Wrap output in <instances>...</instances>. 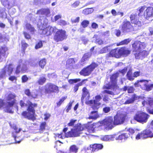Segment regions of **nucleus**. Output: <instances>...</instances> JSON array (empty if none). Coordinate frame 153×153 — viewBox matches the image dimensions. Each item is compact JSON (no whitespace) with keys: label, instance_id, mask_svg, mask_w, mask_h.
Returning <instances> with one entry per match:
<instances>
[{"label":"nucleus","instance_id":"1","mask_svg":"<svg viewBox=\"0 0 153 153\" xmlns=\"http://www.w3.org/2000/svg\"><path fill=\"white\" fill-rule=\"evenodd\" d=\"M127 67H125L121 70H119L118 71L112 74L110 77V82L104 85L102 89H105L102 92V94H107L111 95L114 94V92L108 90H116L119 88V86L117 84V78L119 75V73L122 74L123 76H124L127 71Z\"/></svg>","mask_w":153,"mask_h":153},{"label":"nucleus","instance_id":"2","mask_svg":"<svg viewBox=\"0 0 153 153\" xmlns=\"http://www.w3.org/2000/svg\"><path fill=\"white\" fill-rule=\"evenodd\" d=\"M25 104L22 100L20 101V105L21 107L25 106H27V111H25L22 113L21 115L24 118L28 120L34 121L36 119L35 109L38 107V104L36 103H33L28 100Z\"/></svg>","mask_w":153,"mask_h":153},{"label":"nucleus","instance_id":"3","mask_svg":"<svg viewBox=\"0 0 153 153\" xmlns=\"http://www.w3.org/2000/svg\"><path fill=\"white\" fill-rule=\"evenodd\" d=\"M131 50L126 47H117L111 50L107 54V57L120 58L122 57H127L131 53Z\"/></svg>","mask_w":153,"mask_h":153},{"label":"nucleus","instance_id":"4","mask_svg":"<svg viewBox=\"0 0 153 153\" xmlns=\"http://www.w3.org/2000/svg\"><path fill=\"white\" fill-rule=\"evenodd\" d=\"M86 128L85 125L78 123L74 126L73 128L71 129L70 131L66 133L68 130V128L66 127L63 129V131L65 133V135L66 137H75L79 136L82 133L81 131Z\"/></svg>","mask_w":153,"mask_h":153},{"label":"nucleus","instance_id":"5","mask_svg":"<svg viewBox=\"0 0 153 153\" xmlns=\"http://www.w3.org/2000/svg\"><path fill=\"white\" fill-rule=\"evenodd\" d=\"M145 9L144 6L141 7L139 9L138 15L141 16V13L143 12V16L145 20L149 21L152 20V18L153 17V7L149 6L147 7L145 10Z\"/></svg>","mask_w":153,"mask_h":153},{"label":"nucleus","instance_id":"6","mask_svg":"<svg viewBox=\"0 0 153 153\" xmlns=\"http://www.w3.org/2000/svg\"><path fill=\"white\" fill-rule=\"evenodd\" d=\"M56 30L53 36V39L55 42H61L67 39L68 35L65 30L57 29Z\"/></svg>","mask_w":153,"mask_h":153},{"label":"nucleus","instance_id":"7","mask_svg":"<svg viewBox=\"0 0 153 153\" xmlns=\"http://www.w3.org/2000/svg\"><path fill=\"white\" fill-rule=\"evenodd\" d=\"M16 97V96L15 94L10 93L8 95L6 99L8 102H7V105L6 106L7 112L10 113H13V111L10 109L9 108L12 107L16 104V100L15 99Z\"/></svg>","mask_w":153,"mask_h":153},{"label":"nucleus","instance_id":"8","mask_svg":"<svg viewBox=\"0 0 153 153\" xmlns=\"http://www.w3.org/2000/svg\"><path fill=\"white\" fill-rule=\"evenodd\" d=\"M98 66V65L97 63L92 62L90 65L83 68L79 72V73L80 75L84 76H89L95 68Z\"/></svg>","mask_w":153,"mask_h":153},{"label":"nucleus","instance_id":"9","mask_svg":"<svg viewBox=\"0 0 153 153\" xmlns=\"http://www.w3.org/2000/svg\"><path fill=\"white\" fill-rule=\"evenodd\" d=\"M153 137V132L150 128H146L140 133H139L136 136L135 138L138 140L148 138H152Z\"/></svg>","mask_w":153,"mask_h":153},{"label":"nucleus","instance_id":"10","mask_svg":"<svg viewBox=\"0 0 153 153\" xmlns=\"http://www.w3.org/2000/svg\"><path fill=\"white\" fill-rule=\"evenodd\" d=\"M45 93L46 94L53 93H58L59 92V87L51 83H48L45 85Z\"/></svg>","mask_w":153,"mask_h":153},{"label":"nucleus","instance_id":"11","mask_svg":"<svg viewBox=\"0 0 153 153\" xmlns=\"http://www.w3.org/2000/svg\"><path fill=\"white\" fill-rule=\"evenodd\" d=\"M102 123V124L105 126V128L108 130H111L116 126L114 123V120L111 116L105 118Z\"/></svg>","mask_w":153,"mask_h":153},{"label":"nucleus","instance_id":"12","mask_svg":"<svg viewBox=\"0 0 153 153\" xmlns=\"http://www.w3.org/2000/svg\"><path fill=\"white\" fill-rule=\"evenodd\" d=\"M13 70V68L12 64H10L8 65L5 66L0 72V79L3 78L6 76L7 72L8 75L10 76Z\"/></svg>","mask_w":153,"mask_h":153},{"label":"nucleus","instance_id":"13","mask_svg":"<svg viewBox=\"0 0 153 153\" xmlns=\"http://www.w3.org/2000/svg\"><path fill=\"white\" fill-rule=\"evenodd\" d=\"M132 47L133 49V52H137L139 51H141L146 47L145 43L142 42L138 40L135 41L132 45Z\"/></svg>","mask_w":153,"mask_h":153},{"label":"nucleus","instance_id":"14","mask_svg":"<svg viewBox=\"0 0 153 153\" xmlns=\"http://www.w3.org/2000/svg\"><path fill=\"white\" fill-rule=\"evenodd\" d=\"M149 117V115L143 112L138 113L135 114L134 119L140 123H146Z\"/></svg>","mask_w":153,"mask_h":153},{"label":"nucleus","instance_id":"15","mask_svg":"<svg viewBox=\"0 0 153 153\" xmlns=\"http://www.w3.org/2000/svg\"><path fill=\"white\" fill-rule=\"evenodd\" d=\"M57 28L55 26H48L40 29L41 31L40 34L44 36H48L51 35L53 33L55 32Z\"/></svg>","mask_w":153,"mask_h":153},{"label":"nucleus","instance_id":"16","mask_svg":"<svg viewBox=\"0 0 153 153\" xmlns=\"http://www.w3.org/2000/svg\"><path fill=\"white\" fill-rule=\"evenodd\" d=\"M134 28L131 22L127 20L124 21L121 25V30L123 33H128L133 30Z\"/></svg>","mask_w":153,"mask_h":153},{"label":"nucleus","instance_id":"17","mask_svg":"<svg viewBox=\"0 0 153 153\" xmlns=\"http://www.w3.org/2000/svg\"><path fill=\"white\" fill-rule=\"evenodd\" d=\"M126 117V115L121 114H117L114 117V121L115 126L123 124Z\"/></svg>","mask_w":153,"mask_h":153},{"label":"nucleus","instance_id":"18","mask_svg":"<svg viewBox=\"0 0 153 153\" xmlns=\"http://www.w3.org/2000/svg\"><path fill=\"white\" fill-rule=\"evenodd\" d=\"M8 48L6 45L0 47V62H2L7 57L8 54Z\"/></svg>","mask_w":153,"mask_h":153},{"label":"nucleus","instance_id":"19","mask_svg":"<svg viewBox=\"0 0 153 153\" xmlns=\"http://www.w3.org/2000/svg\"><path fill=\"white\" fill-rule=\"evenodd\" d=\"M90 98V94L86 87H84L82 89V94L81 97V101L82 103L84 100H89Z\"/></svg>","mask_w":153,"mask_h":153},{"label":"nucleus","instance_id":"20","mask_svg":"<svg viewBox=\"0 0 153 153\" xmlns=\"http://www.w3.org/2000/svg\"><path fill=\"white\" fill-rule=\"evenodd\" d=\"M76 60L74 58H70L67 59L66 62L65 67L67 69H71L74 68V65Z\"/></svg>","mask_w":153,"mask_h":153},{"label":"nucleus","instance_id":"21","mask_svg":"<svg viewBox=\"0 0 153 153\" xmlns=\"http://www.w3.org/2000/svg\"><path fill=\"white\" fill-rule=\"evenodd\" d=\"M130 21L131 24L139 25L141 24V22L139 21V17L136 14H132L130 16Z\"/></svg>","mask_w":153,"mask_h":153},{"label":"nucleus","instance_id":"22","mask_svg":"<svg viewBox=\"0 0 153 153\" xmlns=\"http://www.w3.org/2000/svg\"><path fill=\"white\" fill-rule=\"evenodd\" d=\"M50 13V10L49 8H42L37 11L36 14L45 15L46 16H48Z\"/></svg>","mask_w":153,"mask_h":153},{"label":"nucleus","instance_id":"23","mask_svg":"<svg viewBox=\"0 0 153 153\" xmlns=\"http://www.w3.org/2000/svg\"><path fill=\"white\" fill-rule=\"evenodd\" d=\"M91 54L89 52L85 53L83 55L79 61L80 63L82 65L85 64V62L88 61L91 57Z\"/></svg>","mask_w":153,"mask_h":153},{"label":"nucleus","instance_id":"24","mask_svg":"<svg viewBox=\"0 0 153 153\" xmlns=\"http://www.w3.org/2000/svg\"><path fill=\"white\" fill-rule=\"evenodd\" d=\"M90 147L92 151L94 152L102 149L103 147V146L101 144H94L90 145Z\"/></svg>","mask_w":153,"mask_h":153},{"label":"nucleus","instance_id":"25","mask_svg":"<svg viewBox=\"0 0 153 153\" xmlns=\"http://www.w3.org/2000/svg\"><path fill=\"white\" fill-rule=\"evenodd\" d=\"M134 54L136 59H139L140 56L145 57L148 55L147 51L146 50H142Z\"/></svg>","mask_w":153,"mask_h":153},{"label":"nucleus","instance_id":"26","mask_svg":"<svg viewBox=\"0 0 153 153\" xmlns=\"http://www.w3.org/2000/svg\"><path fill=\"white\" fill-rule=\"evenodd\" d=\"M130 134L127 133H124L120 135L117 137L115 138V139L117 140H126L130 137Z\"/></svg>","mask_w":153,"mask_h":153},{"label":"nucleus","instance_id":"27","mask_svg":"<svg viewBox=\"0 0 153 153\" xmlns=\"http://www.w3.org/2000/svg\"><path fill=\"white\" fill-rule=\"evenodd\" d=\"M90 115L88 117L89 119L96 120L100 117L97 111H94L90 113Z\"/></svg>","mask_w":153,"mask_h":153},{"label":"nucleus","instance_id":"28","mask_svg":"<svg viewBox=\"0 0 153 153\" xmlns=\"http://www.w3.org/2000/svg\"><path fill=\"white\" fill-rule=\"evenodd\" d=\"M13 128L15 131L13 132H12V136L14 138V139L16 142L19 143L20 142V141H18L16 140V138L17 137H16V134L19 133L20 131H21V129L20 128L18 129V127L16 126H13Z\"/></svg>","mask_w":153,"mask_h":153},{"label":"nucleus","instance_id":"29","mask_svg":"<svg viewBox=\"0 0 153 153\" xmlns=\"http://www.w3.org/2000/svg\"><path fill=\"white\" fill-rule=\"evenodd\" d=\"M24 93L28 97H31L33 99L37 98L38 96V94L36 93H34L33 94H31L29 89H25L24 91Z\"/></svg>","mask_w":153,"mask_h":153},{"label":"nucleus","instance_id":"30","mask_svg":"<svg viewBox=\"0 0 153 153\" xmlns=\"http://www.w3.org/2000/svg\"><path fill=\"white\" fill-rule=\"evenodd\" d=\"M93 38H95V43L99 45H101L104 44V41L97 34L94 35Z\"/></svg>","mask_w":153,"mask_h":153},{"label":"nucleus","instance_id":"31","mask_svg":"<svg viewBox=\"0 0 153 153\" xmlns=\"http://www.w3.org/2000/svg\"><path fill=\"white\" fill-rule=\"evenodd\" d=\"M142 104L143 106L146 105H149L152 106L153 105V98H148L147 100H144L142 102Z\"/></svg>","mask_w":153,"mask_h":153},{"label":"nucleus","instance_id":"32","mask_svg":"<svg viewBox=\"0 0 153 153\" xmlns=\"http://www.w3.org/2000/svg\"><path fill=\"white\" fill-rule=\"evenodd\" d=\"M28 46V45L26 43L25 40L21 41V52L23 55L25 54V50Z\"/></svg>","mask_w":153,"mask_h":153},{"label":"nucleus","instance_id":"33","mask_svg":"<svg viewBox=\"0 0 153 153\" xmlns=\"http://www.w3.org/2000/svg\"><path fill=\"white\" fill-rule=\"evenodd\" d=\"M87 80L88 79H83L81 82L75 84L73 90L74 91L76 92L78 90L79 87L82 85L83 84H84L85 83H84V82L85 81H87Z\"/></svg>","mask_w":153,"mask_h":153},{"label":"nucleus","instance_id":"34","mask_svg":"<svg viewBox=\"0 0 153 153\" xmlns=\"http://www.w3.org/2000/svg\"><path fill=\"white\" fill-rule=\"evenodd\" d=\"M79 149L78 147L75 145L71 146L69 148V153H77Z\"/></svg>","mask_w":153,"mask_h":153},{"label":"nucleus","instance_id":"35","mask_svg":"<svg viewBox=\"0 0 153 153\" xmlns=\"http://www.w3.org/2000/svg\"><path fill=\"white\" fill-rule=\"evenodd\" d=\"M115 137L113 135H105L102 137V140L104 141L113 140Z\"/></svg>","mask_w":153,"mask_h":153},{"label":"nucleus","instance_id":"36","mask_svg":"<svg viewBox=\"0 0 153 153\" xmlns=\"http://www.w3.org/2000/svg\"><path fill=\"white\" fill-rule=\"evenodd\" d=\"M46 59L45 58L41 59L38 62L39 66L42 68L44 69L46 64Z\"/></svg>","mask_w":153,"mask_h":153},{"label":"nucleus","instance_id":"37","mask_svg":"<svg viewBox=\"0 0 153 153\" xmlns=\"http://www.w3.org/2000/svg\"><path fill=\"white\" fill-rule=\"evenodd\" d=\"M25 27L27 30H29L30 33H33L36 31L34 28L30 23H26L25 24Z\"/></svg>","mask_w":153,"mask_h":153},{"label":"nucleus","instance_id":"38","mask_svg":"<svg viewBox=\"0 0 153 153\" xmlns=\"http://www.w3.org/2000/svg\"><path fill=\"white\" fill-rule=\"evenodd\" d=\"M126 76L127 79L130 81H132L134 79L131 70H129L127 72Z\"/></svg>","mask_w":153,"mask_h":153},{"label":"nucleus","instance_id":"39","mask_svg":"<svg viewBox=\"0 0 153 153\" xmlns=\"http://www.w3.org/2000/svg\"><path fill=\"white\" fill-rule=\"evenodd\" d=\"M46 79L45 77H40L37 81V83L39 85H42L46 82Z\"/></svg>","mask_w":153,"mask_h":153},{"label":"nucleus","instance_id":"40","mask_svg":"<svg viewBox=\"0 0 153 153\" xmlns=\"http://www.w3.org/2000/svg\"><path fill=\"white\" fill-rule=\"evenodd\" d=\"M130 41V40L129 39H126L120 42L119 43L117 44V46H119L127 45Z\"/></svg>","mask_w":153,"mask_h":153},{"label":"nucleus","instance_id":"41","mask_svg":"<svg viewBox=\"0 0 153 153\" xmlns=\"http://www.w3.org/2000/svg\"><path fill=\"white\" fill-rule=\"evenodd\" d=\"M67 98V97L66 96L62 97L59 100V101L56 102L57 106V107H59Z\"/></svg>","mask_w":153,"mask_h":153},{"label":"nucleus","instance_id":"42","mask_svg":"<svg viewBox=\"0 0 153 153\" xmlns=\"http://www.w3.org/2000/svg\"><path fill=\"white\" fill-rule=\"evenodd\" d=\"M89 24V22L87 20H84L81 23L82 27L85 28L87 27Z\"/></svg>","mask_w":153,"mask_h":153},{"label":"nucleus","instance_id":"43","mask_svg":"<svg viewBox=\"0 0 153 153\" xmlns=\"http://www.w3.org/2000/svg\"><path fill=\"white\" fill-rule=\"evenodd\" d=\"M46 126L47 124L46 122H42L40 125L39 130L42 131L45 130Z\"/></svg>","mask_w":153,"mask_h":153},{"label":"nucleus","instance_id":"44","mask_svg":"<svg viewBox=\"0 0 153 153\" xmlns=\"http://www.w3.org/2000/svg\"><path fill=\"white\" fill-rule=\"evenodd\" d=\"M58 24L61 26H64L67 25V22L63 20H60L58 22Z\"/></svg>","mask_w":153,"mask_h":153},{"label":"nucleus","instance_id":"45","mask_svg":"<svg viewBox=\"0 0 153 153\" xmlns=\"http://www.w3.org/2000/svg\"><path fill=\"white\" fill-rule=\"evenodd\" d=\"M135 100V97H133L127 100L124 103L125 104H129L133 103Z\"/></svg>","mask_w":153,"mask_h":153},{"label":"nucleus","instance_id":"46","mask_svg":"<svg viewBox=\"0 0 153 153\" xmlns=\"http://www.w3.org/2000/svg\"><path fill=\"white\" fill-rule=\"evenodd\" d=\"M3 5L8 10H9L11 7L10 5L9 2L7 1H3Z\"/></svg>","mask_w":153,"mask_h":153},{"label":"nucleus","instance_id":"47","mask_svg":"<svg viewBox=\"0 0 153 153\" xmlns=\"http://www.w3.org/2000/svg\"><path fill=\"white\" fill-rule=\"evenodd\" d=\"M43 46V44L42 41L40 40L36 45L35 46V48L38 49L42 48Z\"/></svg>","mask_w":153,"mask_h":153},{"label":"nucleus","instance_id":"48","mask_svg":"<svg viewBox=\"0 0 153 153\" xmlns=\"http://www.w3.org/2000/svg\"><path fill=\"white\" fill-rule=\"evenodd\" d=\"M7 40H8V39L7 36L0 34V41L1 42H3Z\"/></svg>","mask_w":153,"mask_h":153},{"label":"nucleus","instance_id":"49","mask_svg":"<svg viewBox=\"0 0 153 153\" xmlns=\"http://www.w3.org/2000/svg\"><path fill=\"white\" fill-rule=\"evenodd\" d=\"M100 104L101 103L100 102L96 103V104H94L92 106L91 108L94 111H97L99 108L98 106L100 105Z\"/></svg>","mask_w":153,"mask_h":153},{"label":"nucleus","instance_id":"50","mask_svg":"<svg viewBox=\"0 0 153 153\" xmlns=\"http://www.w3.org/2000/svg\"><path fill=\"white\" fill-rule=\"evenodd\" d=\"M146 90L147 91H150L152 90V88H153V84H151L150 85H145Z\"/></svg>","mask_w":153,"mask_h":153},{"label":"nucleus","instance_id":"51","mask_svg":"<svg viewBox=\"0 0 153 153\" xmlns=\"http://www.w3.org/2000/svg\"><path fill=\"white\" fill-rule=\"evenodd\" d=\"M81 79H71L69 80V82L71 84L76 83L78 82H80Z\"/></svg>","mask_w":153,"mask_h":153},{"label":"nucleus","instance_id":"52","mask_svg":"<svg viewBox=\"0 0 153 153\" xmlns=\"http://www.w3.org/2000/svg\"><path fill=\"white\" fill-rule=\"evenodd\" d=\"M55 137L58 138H60L61 139H63L65 137V136H64V135L63 134V133L61 132L60 134H55Z\"/></svg>","mask_w":153,"mask_h":153},{"label":"nucleus","instance_id":"53","mask_svg":"<svg viewBox=\"0 0 153 153\" xmlns=\"http://www.w3.org/2000/svg\"><path fill=\"white\" fill-rule=\"evenodd\" d=\"M73 103V102L70 101L66 106V111L67 112H68L71 109Z\"/></svg>","mask_w":153,"mask_h":153},{"label":"nucleus","instance_id":"54","mask_svg":"<svg viewBox=\"0 0 153 153\" xmlns=\"http://www.w3.org/2000/svg\"><path fill=\"white\" fill-rule=\"evenodd\" d=\"M108 51V49L107 46L105 47L100 50V53H105L107 52Z\"/></svg>","mask_w":153,"mask_h":153},{"label":"nucleus","instance_id":"55","mask_svg":"<svg viewBox=\"0 0 153 153\" xmlns=\"http://www.w3.org/2000/svg\"><path fill=\"white\" fill-rule=\"evenodd\" d=\"M85 103L87 105H91L93 104H96L94 100H87L85 101Z\"/></svg>","mask_w":153,"mask_h":153},{"label":"nucleus","instance_id":"56","mask_svg":"<svg viewBox=\"0 0 153 153\" xmlns=\"http://www.w3.org/2000/svg\"><path fill=\"white\" fill-rule=\"evenodd\" d=\"M21 79L22 82V83H25L28 81V78L27 77L26 75H25L22 76Z\"/></svg>","mask_w":153,"mask_h":153},{"label":"nucleus","instance_id":"57","mask_svg":"<svg viewBox=\"0 0 153 153\" xmlns=\"http://www.w3.org/2000/svg\"><path fill=\"white\" fill-rule=\"evenodd\" d=\"M23 34L24 35L25 38L28 40L31 39V37L30 34L24 31L23 32Z\"/></svg>","mask_w":153,"mask_h":153},{"label":"nucleus","instance_id":"58","mask_svg":"<svg viewBox=\"0 0 153 153\" xmlns=\"http://www.w3.org/2000/svg\"><path fill=\"white\" fill-rule=\"evenodd\" d=\"M76 121V120L71 119L70 120V122L68 123V126H73Z\"/></svg>","mask_w":153,"mask_h":153},{"label":"nucleus","instance_id":"59","mask_svg":"<svg viewBox=\"0 0 153 153\" xmlns=\"http://www.w3.org/2000/svg\"><path fill=\"white\" fill-rule=\"evenodd\" d=\"M27 70V68L26 64H23V67L21 68V71L23 73H25Z\"/></svg>","mask_w":153,"mask_h":153},{"label":"nucleus","instance_id":"60","mask_svg":"<svg viewBox=\"0 0 153 153\" xmlns=\"http://www.w3.org/2000/svg\"><path fill=\"white\" fill-rule=\"evenodd\" d=\"M101 99V97L100 95H97L95 97V100H94V101L96 103H97V102L100 101Z\"/></svg>","mask_w":153,"mask_h":153},{"label":"nucleus","instance_id":"61","mask_svg":"<svg viewBox=\"0 0 153 153\" xmlns=\"http://www.w3.org/2000/svg\"><path fill=\"white\" fill-rule=\"evenodd\" d=\"M111 110V108L109 107H105L103 108V111L105 113H108Z\"/></svg>","mask_w":153,"mask_h":153},{"label":"nucleus","instance_id":"62","mask_svg":"<svg viewBox=\"0 0 153 153\" xmlns=\"http://www.w3.org/2000/svg\"><path fill=\"white\" fill-rule=\"evenodd\" d=\"M80 19V18L79 17H77L75 19H71V21L72 23H78Z\"/></svg>","mask_w":153,"mask_h":153},{"label":"nucleus","instance_id":"63","mask_svg":"<svg viewBox=\"0 0 153 153\" xmlns=\"http://www.w3.org/2000/svg\"><path fill=\"white\" fill-rule=\"evenodd\" d=\"M91 27L92 28L94 29H96L98 27V25L97 24L94 22L92 23Z\"/></svg>","mask_w":153,"mask_h":153},{"label":"nucleus","instance_id":"64","mask_svg":"<svg viewBox=\"0 0 153 153\" xmlns=\"http://www.w3.org/2000/svg\"><path fill=\"white\" fill-rule=\"evenodd\" d=\"M80 2L78 1L74 2L72 4V6L73 7L75 8L77 7L79 4Z\"/></svg>","mask_w":153,"mask_h":153}]
</instances>
